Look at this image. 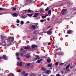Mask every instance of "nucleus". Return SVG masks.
Listing matches in <instances>:
<instances>
[{
	"mask_svg": "<svg viewBox=\"0 0 76 76\" xmlns=\"http://www.w3.org/2000/svg\"><path fill=\"white\" fill-rule=\"evenodd\" d=\"M1 39L4 42L2 44V45L5 46L6 45V43L4 42V41H5V40H6V38L4 37V36H2Z\"/></svg>",
	"mask_w": 76,
	"mask_h": 76,
	"instance_id": "1",
	"label": "nucleus"
},
{
	"mask_svg": "<svg viewBox=\"0 0 76 76\" xmlns=\"http://www.w3.org/2000/svg\"><path fill=\"white\" fill-rule=\"evenodd\" d=\"M8 42H13L14 41V38L12 37H9L7 39Z\"/></svg>",
	"mask_w": 76,
	"mask_h": 76,
	"instance_id": "2",
	"label": "nucleus"
},
{
	"mask_svg": "<svg viewBox=\"0 0 76 76\" xmlns=\"http://www.w3.org/2000/svg\"><path fill=\"white\" fill-rule=\"evenodd\" d=\"M17 66H19L20 67H21L22 66H23L25 65V63H22V62H18L17 63Z\"/></svg>",
	"mask_w": 76,
	"mask_h": 76,
	"instance_id": "3",
	"label": "nucleus"
},
{
	"mask_svg": "<svg viewBox=\"0 0 76 76\" xmlns=\"http://www.w3.org/2000/svg\"><path fill=\"white\" fill-rule=\"evenodd\" d=\"M25 72L23 71L21 73V75L22 76H27L28 75V73H25Z\"/></svg>",
	"mask_w": 76,
	"mask_h": 76,
	"instance_id": "4",
	"label": "nucleus"
},
{
	"mask_svg": "<svg viewBox=\"0 0 76 76\" xmlns=\"http://www.w3.org/2000/svg\"><path fill=\"white\" fill-rule=\"evenodd\" d=\"M67 10L66 9L62 11V15H64L66 13H67Z\"/></svg>",
	"mask_w": 76,
	"mask_h": 76,
	"instance_id": "5",
	"label": "nucleus"
},
{
	"mask_svg": "<svg viewBox=\"0 0 76 76\" xmlns=\"http://www.w3.org/2000/svg\"><path fill=\"white\" fill-rule=\"evenodd\" d=\"M70 63L69 64H68V66H67L66 68V70H67V71H69V67H70Z\"/></svg>",
	"mask_w": 76,
	"mask_h": 76,
	"instance_id": "6",
	"label": "nucleus"
},
{
	"mask_svg": "<svg viewBox=\"0 0 76 76\" xmlns=\"http://www.w3.org/2000/svg\"><path fill=\"white\" fill-rule=\"evenodd\" d=\"M26 53L24 52L23 53H20V55L21 56H26Z\"/></svg>",
	"mask_w": 76,
	"mask_h": 76,
	"instance_id": "7",
	"label": "nucleus"
},
{
	"mask_svg": "<svg viewBox=\"0 0 76 76\" xmlns=\"http://www.w3.org/2000/svg\"><path fill=\"white\" fill-rule=\"evenodd\" d=\"M2 58L3 59H4V60H7V58L6 57V56L4 55H3Z\"/></svg>",
	"mask_w": 76,
	"mask_h": 76,
	"instance_id": "8",
	"label": "nucleus"
},
{
	"mask_svg": "<svg viewBox=\"0 0 76 76\" xmlns=\"http://www.w3.org/2000/svg\"><path fill=\"white\" fill-rule=\"evenodd\" d=\"M39 15V13H36L33 16V17L34 18H37V17H38V16Z\"/></svg>",
	"mask_w": 76,
	"mask_h": 76,
	"instance_id": "9",
	"label": "nucleus"
},
{
	"mask_svg": "<svg viewBox=\"0 0 76 76\" xmlns=\"http://www.w3.org/2000/svg\"><path fill=\"white\" fill-rule=\"evenodd\" d=\"M39 58H40L39 57V56H37L36 57L34 58L33 60H38V59H39Z\"/></svg>",
	"mask_w": 76,
	"mask_h": 76,
	"instance_id": "10",
	"label": "nucleus"
},
{
	"mask_svg": "<svg viewBox=\"0 0 76 76\" xmlns=\"http://www.w3.org/2000/svg\"><path fill=\"white\" fill-rule=\"evenodd\" d=\"M24 48V49H26V50H29V49H30L31 48V47H30V46H27Z\"/></svg>",
	"mask_w": 76,
	"mask_h": 76,
	"instance_id": "11",
	"label": "nucleus"
},
{
	"mask_svg": "<svg viewBox=\"0 0 76 76\" xmlns=\"http://www.w3.org/2000/svg\"><path fill=\"white\" fill-rule=\"evenodd\" d=\"M73 32V31L71 30H68L67 31V33L68 34H71V33Z\"/></svg>",
	"mask_w": 76,
	"mask_h": 76,
	"instance_id": "12",
	"label": "nucleus"
},
{
	"mask_svg": "<svg viewBox=\"0 0 76 76\" xmlns=\"http://www.w3.org/2000/svg\"><path fill=\"white\" fill-rule=\"evenodd\" d=\"M47 34L48 35H51L52 34V31H47Z\"/></svg>",
	"mask_w": 76,
	"mask_h": 76,
	"instance_id": "13",
	"label": "nucleus"
},
{
	"mask_svg": "<svg viewBox=\"0 0 76 76\" xmlns=\"http://www.w3.org/2000/svg\"><path fill=\"white\" fill-rule=\"evenodd\" d=\"M26 57V58H31V56L29 54H27L26 56H25Z\"/></svg>",
	"mask_w": 76,
	"mask_h": 76,
	"instance_id": "14",
	"label": "nucleus"
},
{
	"mask_svg": "<svg viewBox=\"0 0 76 76\" xmlns=\"http://www.w3.org/2000/svg\"><path fill=\"white\" fill-rule=\"evenodd\" d=\"M46 73H48V74H50L51 73V71L49 70H47L46 71Z\"/></svg>",
	"mask_w": 76,
	"mask_h": 76,
	"instance_id": "15",
	"label": "nucleus"
},
{
	"mask_svg": "<svg viewBox=\"0 0 76 76\" xmlns=\"http://www.w3.org/2000/svg\"><path fill=\"white\" fill-rule=\"evenodd\" d=\"M40 13H42V12H44V9H41L40 10Z\"/></svg>",
	"mask_w": 76,
	"mask_h": 76,
	"instance_id": "16",
	"label": "nucleus"
},
{
	"mask_svg": "<svg viewBox=\"0 0 76 76\" xmlns=\"http://www.w3.org/2000/svg\"><path fill=\"white\" fill-rule=\"evenodd\" d=\"M41 61H42V59H40V60H38L37 61V63H40V62H41Z\"/></svg>",
	"mask_w": 76,
	"mask_h": 76,
	"instance_id": "17",
	"label": "nucleus"
},
{
	"mask_svg": "<svg viewBox=\"0 0 76 76\" xmlns=\"http://www.w3.org/2000/svg\"><path fill=\"white\" fill-rule=\"evenodd\" d=\"M37 47V45H33L32 46V48H35V47Z\"/></svg>",
	"mask_w": 76,
	"mask_h": 76,
	"instance_id": "18",
	"label": "nucleus"
},
{
	"mask_svg": "<svg viewBox=\"0 0 76 76\" xmlns=\"http://www.w3.org/2000/svg\"><path fill=\"white\" fill-rule=\"evenodd\" d=\"M30 63H27L26 64L25 66L26 67V66H30Z\"/></svg>",
	"mask_w": 76,
	"mask_h": 76,
	"instance_id": "19",
	"label": "nucleus"
},
{
	"mask_svg": "<svg viewBox=\"0 0 76 76\" xmlns=\"http://www.w3.org/2000/svg\"><path fill=\"white\" fill-rule=\"evenodd\" d=\"M42 69L43 71H45L46 70V69H45V68L43 67L42 68Z\"/></svg>",
	"mask_w": 76,
	"mask_h": 76,
	"instance_id": "20",
	"label": "nucleus"
},
{
	"mask_svg": "<svg viewBox=\"0 0 76 76\" xmlns=\"http://www.w3.org/2000/svg\"><path fill=\"white\" fill-rule=\"evenodd\" d=\"M28 16H29L30 17H32V16L33 15L32 14H27Z\"/></svg>",
	"mask_w": 76,
	"mask_h": 76,
	"instance_id": "21",
	"label": "nucleus"
},
{
	"mask_svg": "<svg viewBox=\"0 0 76 76\" xmlns=\"http://www.w3.org/2000/svg\"><path fill=\"white\" fill-rule=\"evenodd\" d=\"M19 53H20V52H18L17 53H16V56H19Z\"/></svg>",
	"mask_w": 76,
	"mask_h": 76,
	"instance_id": "22",
	"label": "nucleus"
},
{
	"mask_svg": "<svg viewBox=\"0 0 76 76\" xmlns=\"http://www.w3.org/2000/svg\"><path fill=\"white\" fill-rule=\"evenodd\" d=\"M52 66V64H49L48 65V66L49 67H51Z\"/></svg>",
	"mask_w": 76,
	"mask_h": 76,
	"instance_id": "23",
	"label": "nucleus"
},
{
	"mask_svg": "<svg viewBox=\"0 0 76 76\" xmlns=\"http://www.w3.org/2000/svg\"><path fill=\"white\" fill-rule=\"evenodd\" d=\"M27 1H28V3H31L32 2V1L31 0H26Z\"/></svg>",
	"mask_w": 76,
	"mask_h": 76,
	"instance_id": "24",
	"label": "nucleus"
},
{
	"mask_svg": "<svg viewBox=\"0 0 76 76\" xmlns=\"http://www.w3.org/2000/svg\"><path fill=\"white\" fill-rule=\"evenodd\" d=\"M51 10H49L48 12V14L50 15V14H51Z\"/></svg>",
	"mask_w": 76,
	"mask_h": 76,
	"instance_id": "25",
	"label": "nucleus"
},
{
	"mask_svg": "<svg viewBox=\"0 0 76 76\" xmlns=\"http://www.w3.org/2000/svg\"><path fill=\"white\" fill-rule=\"evenodd\" d=\"M35 26H34V25H33L32 26V28H33V29H35Z\"/></svg>",
	"mask_w": 76,
	"mask_h": 76,
	"instance_id": "26",
	"label": "nucleus"
},
{
	"mask_svg": "<svg viewBox=\"0 0 76 76\" xmlns=\"http://www.w3.org/2000/svg\"><path fill=\"white\" fill-rule=\"evenodd\" d=\"M13 15L14 16H18V15H17V14L16 13H14L13 14Z\"/></svg>",
	"mask_w": 76,
	"mask_h": 76,
	"instance_id": "27",
	"label": "nucleus"
},
{
	"mask_svg": "<svg viewBox=\"0 0 76 76\" xmlns=\"http://www.w3.org/2000/svg\"><path fill=\"white\" fill-rule=\"evenodd\" d=\"M20 23L21 25H23V23H24V22H23V21H22L20 22Z\"/></svg>",
	"mask_w": 76,
	"mask_h": 76,
	"instance_id": "28",
	"label": "nucleus"
},
{
	"mask_svg": "<svg viewBox=\"0 0 76 76\" xmlns=\"http://www.w3.org/2000/svg\"><path fill=\"white\" fill-rule=\"evenodd\" d=\"M42 19H44V18H46V16H42Z\"/></svg>",
	"mask_w": 76,
	"mask_h": 76,
	"instance_id": "29",
	"label": "nucleus"
},
{
	"mask_svg": "<svg viewBox=\"0 0 76 76\" xmlns=\"http://www.w3.org/2000/svg\"><path fill=\"white\" fill-rule=\"evenodd\" d=\"M47 61L48 63H49V62H51V60L50 59H48L47 60Z\"/></svg>",
	"mask_w": 76,
	"mask_h": 76,
	"instance_id": "30",
	"label": "nucleus"
},
{
	"mask_svg": "<svg viewBox=\"0 0 76 76\" xmlns=\"http://www.w3.org/2000/svg\"><path fill=\"white\" fill-rule=\"evenodd\" d=\"M49 10V7H48L47 9H45L46 11H48Z\"/></svg>",
	"mask_w": 76,
	"mask_h": 76,
	"instance_id": "31",
	"label": "nucleus"
},
{
	"mask_svg": "<svg viewBox=\"0 0 76 76\" xmlns=\"http://www.w3.org/2000/svg\"><path fill=\"white\" fill-rule=\"evenodd\" d=\"M10 76H15V75H14V74L12 73H11L10 74Z\"/></svg>",
	"mask_w": 76,
	"mask_h": 76,
	"instance_id": "32",
	"label": "nucleus"
},
{
	"mask_svg": "<svg viewBox=\"0 0 76 76\" xmlns=\"http://www.w3.org/2000/svg\"><path fill=\"white\" fill-rule=\"evenodd\" d=\"M23 12H24V13H26V12H27V10H23Z\"/></svg>",
	"mask_w": 76,
	"mask_h": 76,
	"instance_id": "33",
	"label": "nucleus"
},
{
	"mask_svg": "<svg viewBox=\"0 0 76 76\" xmlns=\"http://www.w3.org/2000/svg\"><path fill=\"white\" fill-rule=\"evenodd\" d=\"M4 10V8H0V10Z\"/></svg>",
	"mask_w": 76,
	"mask_h": 76,
	"instance_id": "34",
	"label": "nucleus"
},
{
	"mask_svg": "<svg viewBox=\"0 0 76 76\" xmlns=\"http://www.w3.org/2000/svg\"><path fill=\"white\" fill-rule=\"evenodd\" d=\"M27 18V16H26V17H25L24 16L22 17V18H23V19H25V18Z\"/></svg>",
	"mask_w": 76,
	"mask_h": 76,
	"instance_id": "35",
	"label": "nucleus"
},
{
	"mask_svg": "<svg viewBox=\"0 0 76 76\" xmlns=\"http://www.w3.org/2000/svg\"><path fill=\"white\" fill-rule=\"evenodd\" d=\"M20 22V20H17L16 21V23H19Z\"/></svg>",
	"mask_w": 76,
	"mask_h": 76,
	"instance_id": "36",
	"label": "nucleus"
},
{
	"mask_svg": "<svg viewBox=\"0 0 76 76\" xmlns=\"http://www.w3.org/2000/svg\"><path fill=\"white\" fill-rule=\"evenodd\" d=\"M40 22L42 23L44 22V20H40Z\"/></svg>",
	"mask_w": 76,
	"mask_h": 76,
	"instance_id": "37",
	"label": "nucleus"
},
{
	"mask_svg": "<svg viewBox=\"0 0 76 76\" xmlns=\"http://www.w3.org/2000/svg\"><path fill=\"white\" fill-rule=\"evenodd\" d=\"M58 64V62H56V66H57Z\"/></svg>",
	"mask_w": 76,
	"mask_h": 76,
	"instance_id": "38",
	"label": "nucleus"
},
{
	"mask_svg": "<svg viewBox=\"0 0 76 76\" xmlns=\"http://www.w3.org/2000/svg\"><path fill=\"white\" fill-rule=\"evenodd\" d=\"M31 12V11L30 10H28L27 11V12Z\"/></svg>",
	"mask_w": 76,
	"mask_h": 76,
	"instance_id": "39",
	"label": "nucleus"
},
{
	"mask_svg": "<svg viewBox=\"0 0 76 76\" xmlns=\"http://www.w3.org/2000/svg\"><path fill=\"white\" fill-rule=\"evenodd\" d=\"M13 10H16V8H13Z\"/></svg>",
	"mask_w": 76,
	"mask_h": 76,
	"instance_id": "40",
	"label": "nucleus"
},
{
	"mask_svg": "<svg viewBox=\"0 0 76 76\" xmlns=\"http://www.w3.org/2000/svg\"><path fill=\"white\" fill-rule=\"evenodd\" d=\"M17 59L18 60H20V58H19V57H18L17 58Z\"/></svg>",
	"mask_w": 76,
	"mask_h": 76,
	"instance_id": "41",
	"label": "nucleus"
},
{
	"mask_svg": "<svg viewBox=\"0 0 76 76\" xmlns=\"http://www.w3.org/2000/svg\"><path fill=\"white\" fill-rule=\"evenodd\" d=\"M47 20L48 21H50V18H48L47 19Z\"/></svg>",
	"mask_w": 76,
	"mask_h": 76,
	"instance_id": "42",
	"label": "nucleus"
},
{
	"mask_svg": "<svg viewBox=\"0 0 76 76\" xmlns=\"http://www.w3.org/2000/svg\"><path fill=\"white\" fill-rule=\"evenodd\" d=\"M64 64V63H61V64H60V65H63V64Z\"/></svg>",
	"mask_w": 76,
	"mask_h": 76,
	"instance_id": "43",
	"label": "nucleus"
},
{
	"mask_svg": "<svg viewBox=\"0 0 76 76\" xmlns=\"http://www.w3.org/2000/svg\"><path fill=\"white\" fill-rule=\"evenodd\" d=\"M51 44V43H50V42H49L48 43V45H50Z\"/></svg>",
	"mask_w": 76,
	"mask_h": 76,
	"instance_id": "44",
	"label": "nucleus"
},
{
	"mask_svg": "<svg viewBox=\"0 0 76 76\" xmlns=\"http://www.w3.org/2000/svg\"><path fill=\"white\" fill-rule=\"evenodd\" d=\"M17 72H18V73H20V70H18L17 71Z\"/></svg>",
	"mask_w": 76,
	"mask_h": 76,
	"instance_id": "45",
	"label": "nucleus"
},
{
	"mask_svg": "<svg viewBox=\"0 0 76 76\" xmlns=\"http://www.w3.org/2000/svg\"><path fill=\"white\" fill-rule=\"evenodd\" d=\"M56 76H60V75L59 74H57L56 75Z\"/></svg>",
	"mask_w": 76,
	"mask_h": 76,
	"instance_id": "46",
	"label": "nucleus"
},
{
	"mask_svg": "<svg viewBox=\"0 0 76 76\" xmlns=\"http://www.w3.org/2000/svg\"><path fill=\"white\" fill-rule=\"evenodd\" d=\"M23 50V49L21 48L20 49V51H21L22 50Z\"/></svg>",
	"mask_w": 76,
	"mask_h": 76,
	"instance_id": "47",
	"label": "nucleus"
},
{
	"mask_svg": "<svg viewBox=\"0 0 76 76\" xmlns=\"http://www.w3.org/2000/svg\"><path fill=\"white\" fill-rule=\"evenodd\" d=\"M50 27H51V26H49L48 27V28H50Z\"/></svg>",
	"mask_w": 76,
	"mask_h": 76,
	"instance_id": "48",
	"label": "nucleus"
},
{
	"mask_svg": "<svg viewBox=\"0 0 76 76\" xmlns=\"http://www.w3.org/2000/svg\"><path fill=\"white\" fill-rule=\"evenodd\" d=\"M72 68H73V66H71L70 67V69H72Z\"/></svg>",
	"mask_w": 76,
	"mask_h": 76,
	"instance_id": "49",
	"label": "nucleus"
},
{
	"mask_svg": "<svg viewBox=\"0 0 76 76\" xmlns=\"http://www.w3.org/2000/svg\"><path fill=\"white\" fill-rule=\"evenodd\" d=\"M48 16V14H47L45 15V16H46H46Z\"/></svg>",
	"mask_w": 76,
	"mask_h": 76,
	"instance_id": "50",
	"label": "nucleus"
},
{
	"mask_svg": "<svg viewBox=\"0 0 76 76\" xmlns=\"http://www.w3.org/2000/svg\"><path fill=\"white\" fill-rule=\"evenodd\" d=\"M26 23H29V21H28Z\"/></svg>",
	"mask_w": 76,
	"mask_h": 76,
	"instance_id": "51",
	"label": "nucleus"
},
{
	"mask_svg": "<svg viewBox=\"0 0 76 76\" xmlns=\"http://www.w3.org/2000/svg\"><path fill=\"white\" fill-rule=\"evenodd\" d=\"M61 73H63V71H61Z\"/></svg>",
	"mask_w": 76,
	"mask_h": 76,
	"instance_id": "52",
	"label": "nucleus"
},
{
	"mask_svg": "<svg viewBox=\"0 0 76 76\" xmlns=\"http://www.w3.org/2000/svg\"><path fill=\"white\" fill-rule=\"evenodd\" d=\"M17 26H19V24H17Z\"/></svg>",
	"mask_w": 76,
	"mask_h": 76,
	"instance_id": "53",
	"label": "nucleus"
},
{
	"mask_svg": "<svg viewBox=\"0 0 76 76\" xmlns=\"http://www.w3.org/2000/svg\"><path fill=\"white\" fill-rule=\"evenodd\" d=\"M30 76H34V75H31Z\"/></svg>",
	"mask_w": 76,
	"mask_h": 76,
	"instance_id": "54",
	"label": "nucleus"
},
{
	"mask_svg": "<svg viewBox=\"0 0 76 76\" xmlns=\"http://www.w3.org/2000/svg\"><path fill=\"white\" fill-rule=\"evenodd\" d=\"M51 76H54V75H52Z\"/></svg>",
	"mask_w": 76,
	"mask_h": 76,
	"instance_id": "55",
	"label": "nucleus"
},
{
	"mask_svg": "<svg viewBox=\"0 0 76 76\" xmlns=\"http://www.w3.org/2000/svg\"><path fill=\"white\" fill-rule=\"evenodd\" d=\"M20 6H22V4H21Z\"/></svg>",
	"mask_w": 76,
	"mask_h": 76,
	"instance_id": "56",
	"label": "nucleus"
},
{
	"mask_svg": "<svg viewBox=\"0 0 76 76\" xmlns=\"http://www.w3.org/2000/svg\"><path fill=\"white\" fill-rule=\"evenodd\" d=\"M1 58V57H0V59Z\"/></svg>",
	"mask_w": 76,
	"mask_h": 76,
	"instance_id": "57",
	"label": "nucleus"
},
{
	"mask_svg": "<svg viewBox=\"0 0 76 76\" xmlns=\"http://www.w3.org/2000/svg\"><path fill=\"white\" fill-rule=\"evenodd\" d=\"M37 25H38V23H37Z\"/></svg>",
	"mask_w": 76,
	"mask_h": 76,
	"instance_id": "58",
	"label": "nucleus"
},
{
	"mask_svg": "<svg viewBox=\"0 0 76 76\" xmlns=\"http://www.w3.org/2000/svg\"><path fill=\"white\" fill-rule=\"evenodd\" d=\"M32 12H33V11H32Z\"/></svg>",
	"mask_w": 76,
	"mask_h": 76,
	"instance_id": "59",
	"label": "nucleus"
},
{
	"mask_svg": "<svg viewBox=\"0 0 76 76\" xmlns=\"http://www.w3.org/2000/svg\"><path fill=\"white\" fill-rule=\"evenodd\" d=\"M1 70V69H0V71Z\"/></svg>",
	"mask_w": 76,
	"mask_h": 76,
	"instance_id": "60",
	"label": "nucleus"
},
{
	"mask_svg": "<svg viewBox=\"0 0 76 76\" xmlns=\"http://www.w3.org/2000/svg\"><path fill=\"white\" fill-rule=\"evenodd\" d=\"M1 15L0 14V15Z\"/></svg>",
	"mask_w": 76,
	"mask_h": 76,
	"instance_id": "61",
	"label": "nucleus"
}]
</instances>
